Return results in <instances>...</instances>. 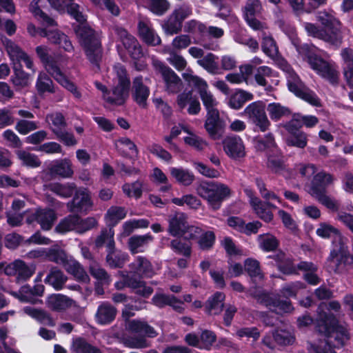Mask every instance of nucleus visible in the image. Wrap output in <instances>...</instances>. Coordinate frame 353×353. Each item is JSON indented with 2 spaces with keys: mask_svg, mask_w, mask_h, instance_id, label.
Here are the masks:
<instances>
[{
  "mask_svg": "<svg viewBox=\"0 0 353 353\" xmlns=\"http://www.w3.org/2000/svg\"><path fill=\"white\" fill-rule=\"evenodd\" d=\"M316 329L326 337L327 345L334 349L343 347L350 339L347 329L339 324L337 318L330 312H319Z\"/></svg>",
  "mask_w": 353,
  "mask_h": 353,
  "instance_id": "f257e3e1",
  "label": "nucleus"
},
{
  "mask_svg": "<svg viewBox=\"0 0 353 353\" xmlns=\"http://www.w3.org/2000/svg\"><path fill=\"white\" fill-rule=\"evenodd\" d=\"M74 32L86 59L97 70H100V63L103 57L101 32L90 26H78Z\"/></svg>",
  "mask_w": 353,
  "mask_h": 353,
  "instance_id": "f03ea898",
  "label": "nucleus"
},
{
  "mask_svg": "<svg viewBox=\"0 0 353 353\" xmlns=\"http://www.w3.org/2000/svg\"><path fill=\"white\" fill-rule=\"evenodd\" d=\"M296 49L303 59L307 62L311 69L319 76L327 81L332 85L339 84V72L334 65L318 54L312 47L307 43H304L298 46Z\"/></svg>",
  "mask_w": 353,
  "mask_h": 353,
  "instance_id": "7ed1b4c3",
  "label": "nucleus"
},
{
  "mask_svg": "<svg viewBox=\"0 0 353 353\" xmlns=\"http://www.w3.org/2000/svg\"><path fill=\"white\" fill-rule=\"evenodd\" d=\"M196 191L199 196L207 201L208 206L214 210H219L223 201L231 194L228 185L209 181H202L197 185Z\"/></svg>",
  "mask_w": 353,
  "mask_h": 353,
  "instance_id": "20e7f679",
  "label": "nucleus"
},
{
  "mask_svg": "<svg viewBox=\"0 0 353 353\" xmlns=\"http://www.w3.org/2000/svg\"><path fill=\"white\" fill-rule=\"evenodd\" d=\"M114 70L116 73L117 83L112 89L113 99H109L111 105H123L129 97L131 81L125 67L117 63Z\"/></svg>",
  "mask_w": 353,
  "mask_h": 353,
  "instance_id": "39448f33",
  "label": "nucleus"
},
{
  "mask_svg": "<svg viewBox=\"0 0 353 353\" xmlns=\"http://www.w3.org/2000/svg\"><path fill=\"white\" fill-rule=\"evenodd\" d=\"M316 19L321 23L327 34V43L331 45L339 46L343 41V35L341 30V23L339 19L327 11L318 12Z\"/></svg>",
  "mask_w": 353,
  "mask_h": 353,
  "instance_id": "423d86ee",
  "label": "nucleus"
},
{
  "mask_svg": "<svg viewBox=\"0 0 353 353\" xmlns=\"http://www.w3.org/2000/svg\"><path fill=\"white\" fill-rule=\"evenodd\" d=\"M183 77L185 81L189 84H192L197 90L203 105L206 110V112H208V111H214L218 110L216 108L218 102L214 97L213 94L208 91V85L204 79L198 76L188 73H184Z\"/></svg>",
  "mask_w": 353,
  "mask_h": 353,
  "instance_id": "0eeeda50",
  "label": "nucleus"
},
{
  "mask_svg": "<svg viewBox=\"0 0 353 353\" xmlns=\"http://www.w3.org/2000/svg\"><path fill=\"white\" fill-rule=\"evenodd\" d=\"M330 250L327 261L330 262V268L336 274L341 273L347 265L352 263L353 258L349 252L348 248L345 241L333 245Z\"/></svg>",
  "mask_w": 353,
  "mask_h": 353,
  "instance_id": "6e6552de",
  "label": "nucleus"
},
{
  "mask_svg": "<svg viewBox=\"0 0 353 353\" xmlns=\"http://www.w3.org/2000/svg\"><path fill=\"white\" fill-rule=\"evenodd\" d=\"M287 85L289 91L296 97L313 106L318 108L321 106V100L317 94L306 88L296 74L290 75V79H288Z\"/></svg>",
  "mask_w": 353,
  "mask_h": 353,
  "instance_id": "1a4fd4ad",
  "label": "nucleus"
},
{
  "mask_svg": "<svg viewBox=\"0 0 353 353\" xmlns=\"http://www.w3.org/2000/svg\"><path fill=\"white\" fill-rule=\"evenodd\" d=\"M265 108V105L262 101H256L250 103L243 111V114L263 132L270 125Z\"/></svg>",
  "mask_w": 353,
  "mask_h": 353,
  "instance_id": "9d476101",
  "label": "nucleus"
},
{
  "mask_svg": "<svg viewBox=\"0 0 353 353\" xmlns=\"http://www.w3.org/2000/svg\"><path fill=\"white\" fill-rule=\"evenodd\" d=\"M226 125V121L220 116L219 110L206 112L204 128L212 140H219L223 137Z\"/></svg>",
  "mask_w": 353,
  "mask_h": 353,
  "instance_id": "9b49d317",
  "label": "nucleus"
},
{
  "mask_svg": "<svg viewBox=\"0 0 353 353\" xmlns=\"http://www.w3.org/2000/svg\"><path fill=\"white\" fill-rule=\"evenodd\" d=\"M93 206L91 192L88 188L80 187L75 192L73 198L67 207L70 212L87 213Z\"/></svg>",
  "mask_w": 353,
  "mask_h": 353,
  "instance_id": "f8f14e48",
  "label": "nucleus"
},
{
  "mask_svg": "<svg viewBox=\"0 0 353 353\" xmlns=\"http://www.w3.org/2000/svg\"><path fill=\"white\" fill-rule=\"evenodd\" d=\"M191 13V10L187 7L176 8L162 25L165 32L170 35L178 34L182 29L183 21Z\"/></svg>",
  "mask_w": 353,
  "mask_h": 353,
  "instance_id": "ddd939ff",
  "label": "nucleus"
},
{
  "mask_svg": "<svg viewBox=\"0 0 353 353\" xmlns=\"http://www.w3.org/2000/svg\"><path fill=\"white\" fill-rule=\"evenodd\" d=\"M295 121H287L283 125L288 135L286 137V144L290 147L304 149L307 144V135L302 131L300 125L294 124Z\"/></svg>",
  "mask_w": 353,
  "mask_h": 353,
  "instance_id": "4468645a",
  "label": "nucleus"
},
{
  "mask_svg": "<svg viewBox=\"0 0 353 353\" xmlns=\"http://www.w3.org/2000/svg\"><path fill=\"white\" fill-rule=\"evenodd\" d=\"M222 145L225 153L233 160H239L245 156V145L239 136H227L223 139Z\"/></svg>",
  "mask_w": 353,
  "mask_h": 353,
  "instance_id": "2eb2a0df",
  "label": "nucleus"
},
{
  "mask_svg": "<svg viewBox=\"0 0 353 353\" xmlns=\"http://www.w3.org/2000/svg\"><path fill=\"white\" fill-rule=\"evenodd\" d=\"M45 172L51 178L67 179L72 176L74 172L72 163L69 159H59L51 161L47 166Z\"/></svg>",
  "mask_w": 353,
  "mask_h": 353,
  "instance_id": "dca6fc26",
  "label": "nucleus"
},
{
  "mask_svg": "<svg viewBox=\"0 0 353 353\" xmlns=\"http://www.w3.org/2000/svg\"><path fill=\"white\" fill-rule=\"evenodd\" d=\"M132 98L133 101L141 108H146L148 99L150 94L148 86L143 83V77L139 75L132 80Z\"/></svg>",
  "mask_w": 353,
  "mask_h": 353,
  "instance_id": "f3484780",
  "label": "nucleus"
},
{
  "mask_svg": "<svg viewBox=\"0 0 353 353\" xmlns=\"http://www.w3.org/2000/svg\"><path fill=\"white\" fill-rule=\"evenodd\" d=\"M268 259H273L278 270L285 275L297 274L296 268L294 263V259L287 255L281 250H277L276 253L267 256Z\"/></svg>",
  "mask_w": 353,
  "mask_h": 353,
  "instance_id": "a211bd4d",
  "label": "nucleus"
},
{
  "mask_svg": "<svg viewBox=\"0 0 353 353\" xmlns=\"http://www.w3.org/2000/svg\"><path fill=\"white\" fill-rule=\"evenodd\" d=\"M106 252L105 261L110 268H122L128 260V254L121 250H117L115 242L112 240L106 245Z\"/></svg>",
  "mask_w": 353,
  "mask_h": 353,
  "instance_id": "6ab92c4d",
  "label": "nucleus"
},
{
  "mask_svg": "<svg viewBox=\"0 0 353 353\" xmlns=\"http://www.w3.org/2000/svg\"><path fill=\"white\" fill-rule=\"evenodd\" d=\"M332 181L333 177L330 174L324 172L316 174L311 182V195L317 199L326 194L327 188Z\"/></svg>",
  "mask_w": 353,
  "mask_h": 353,
  "instance_id": "aec40b11",
  "label": "nucleus"
},
{
  "mask_svg": "<svg viewBox=\"0 0 353 353\" xmlns=\"http://www.w3.org/2000/svg\"><path fill=\"white\" fill-rule=\"evenodd\" d=\"M152 303L159 308H163L165 306L169 305L179 314H182L185 311V308L182 306L183 302L173 294L156 293L152 299Z\"/></svg>",
  "mask_w": 353,
  "mask_h": 353,
  "instance_id": "412c9836",
  "label": "nucleus"
},
{
  "mask_svg": "<svg viewBox=\"0 0 353 353\" xmlns=\"http://www.w3.org/2000/svg\"><path fill=\"white\" fill-rule=\"evenodd\" d=\"M6 48L12 63L23 61L28 69L33 70L34 64L31 58L15 43L10 39L6 41Z\"/></svg>",
  "mask_w": 353,
  "mask_h": 353,
  "instance_id": "4be33fe9",
  "label": "nucleus"
},
{
  "mask_svg": "<svg viewBox=\"0 0 353 353\" xmlns=\"http://www.w3.org/2000/svg\"><path fill=\"white\" fill-rule=\"evenodd\" d=\"M117 308L108 301L102 302L97 307L95 314V321L98 325H107L111 324L116 318Z\"/></svg>",
  "mask_w": 353,
  "mask_h": 353,
  "instance_id": "5701e85b",
  "label": "nucleus"
},
{
  "mask_svg": "<svg viewBox=\"0 0 353 353\" xmlns=\"http://www.w3.org/2000/svg\"><path fill=\"white\" fill-rule=\"evenodd\" d=\"M159 71L162 74L167 90L172 93L177 92L181 83V80L174 71L169 66L161 63Z\"/></svg>",
  "mask_w": 353,
  "mask_h": 353,
  "instance_id": "b1692460",
  "label": "nucleus"
},
{
  "mask_svg": "<svg viewBox=\"0 0 353 353\" xmlns=\"http://www.w3.org/2000/svg\"><path fill=\"white\" fill-rule=\"evenodd\" d=\"M316 234L319 237L325 239L333 237V245L345 241L344 236L338 228L325 222L319 224V228L316 229Z\"/></svg>",
  "mask_w": 353,
  "mask_h": 353,
  "instance_id": "393cba45",
  "label": "nucleus"
},
{
  "mask_svg": "<svg viewBox=\"0 0 353 353\" xmlns=\"http://www.w3.org/2000/svg\"><path fill=\"white\" fill-rule=\"evenodd\" d=\"M35 51L41 62L51 76L59 71L60 68L58 65V63L57 60L49 54L48 49L46 46H39L36 48Z\"/></svg>",
  "mask_w": 353,
  "mask_h": 353,
  "instance_id": "a878e982",
  "label": "nucleus"
},
{
  "mask_svg": "<svg viewBox=\"0 0 353 353\" xmlns=\"http://www.w3.org/2000/svg\"><path fill=\"white\" fill-rule=\"evenodd\" d=\"M225 294L221 292H216L208 297L205 305V312L208 315H219L224 307Z\"/></svg>",
  "mask_w": 353,
  "mask_h": 353,
  "instance_id": "bb28decb",
  "label": "nucleus"
},
{
  "mask_svg": "<svg viewBox=\"0 0 353 353\" xmlns=\"http://www.w3.org/2000/svg\"><path fill=\"white\" fill-rule=\"evenodd\" d=\"M138 34L147 45L156 46L161 43V38L155 33L154 29L146 22L140 21L138 23Z\"/></svg>",
  "mask_w": 353,
  "mask_h": 353,
  "instance_id": "cd10ccee",
  "label": "nucleus"
},
{
  "mask_svg": "<svg viewBox=\"0 0 353 353\" xmlns=\"http://www.w3.org/2000/svg\"><path fill=\"white\" fill-rule=\"evenodd\" d=\"M267 168L275 174H281L287 170L285 157L281 150L269 153L267 157Z\"/></svg>",
  "mask_w": 353,
  "mask_h": 353,
  "instance_id": "c85d7f7f",
  "label": "nucleus"
},
{
  "mask_svg": "<svg viewBox=\"0 0 353 353\" xmlns=\"http://www.w3.org/2000/svg\"><path fill=\"white\" fill-rule=\"evenodd\" d=\"M128 330L134 333L142 334V336L154 338L158 335L155 329L147 321L141 319H132L128 322Z\"/></svg>",
  "mask_w": 353,
  "mask_h": 353,
  "instance_id": "c756f323",
  "label": "nucleus"
},
{
  "mask_svg": "<svg viewBox=\"0 0 353 353\" xmlns=\"http://www.w3.org/2000/svg\"><path fill=\"white\" fill-rule=\"evenodd\" d=\"M187 225L185 214L176 213L169 220L168 232L172 236L181 237Z\"/></svg>",
  "mask_w": 353,
  "mask_h": 353,
  "instance_id": "7c9ffc66",
  "label": "nucleus"
},
{
  "mask_svg": "<svg viewBox=\"0 0 353 353\" xmlns=\"http://www.w3.org/2000/svg\"><path fill=\"white\" fill-rule=\"evenodd\" d=\"M131 272L139 276L150 277L153 273L151 262L145 257L138 256L134 262L130 265Z\"/></svg>",
  "mask_w": 353,
  "mask_h": 353,
  "instance_id": "2f4dec72",
  "label": "nucleus"
},
{
  "mask_svg": "<svg viewBox=\"0 0 353 353\" xmlns=\"http://www.w3.org/2000/svg\"><path fill=\"white\" fill-rule=\"evenodd\" d=\"M254 95L251 92L242 89H236L228 99V105L234 110L241 109L246 102L252 101Z\"/></svg>",
  "mask_w": 353,
  "mask_h": 353,
  "instance_id": "473e14b6",
  "label": "nucleus"
},
{
  "mask_svg": "<svg viewBox=\"0 0 353 353\" xmlns=\"http://www.w3.org/2000/svg\"><path fill=\"white\" fill-rule=\"evenodd\" d=\"M66 10L68 14L76 21V23H72L74 32L77 30L78 26H90L88 22L87 16L80 11V6L78 3H70L67 4Z\"/></svg>",
  "mask_w": 353,
  "mask_h": 353,
  "instance_id": "72a5a7b5",
  "label": "nucleus"
},
{
  "mask_svg": "<svg viewBox=\"0 0 353 353\" xmlns=\"http://www.w3.org/2000/svg\"><path fill=\"white\" fill-rule=\"evenodd\" d=\"M67 276L57 267H52L49 273L44 279L46 284L52 285L54 290H61L63 289L65 283L67 281Z\"/></svg>",
  "mask_w": 353,
  "mask_h": 353,
  "instance_id": "f704fd0d",
  "label": "nucleus"
},
{
  "mask_svg": "<svg viewBox=\"0 0 353 353\" xmlns=\"http://www.w3.org/2000/svg\"><path fill=\"white\" fill-rule=\"evenodd\" d=\"M34 216V221L40 224L41 229L44 230H50L57 219L54 210L50 208L37 210Z\"/></svg>",
  "mask_w": 353,
  "mask_h": 353,
  "instance_id": "c9c22d12",
  "label": "nucleus"
},
{
  "mask_svg": "<svg viewBox=\"0 0 353 353\" xmlns=\"http://www.w3.org/2000/svg\"><path fill=\"white\" fill-rule=\"evenodd\" d=\"M126 214L127 212L125 208L111 206L105 215L108 227L113 229L121 220L126 216Z\"/></svg>",
  "mask_w": 353,
  "mask_h": 353,
  "instance_id": "e433bc0d",
  "label": "nucleus"
},
{
  "mask_svg": "<svg viewBox=\"0 0 353 353\" xmlns=\"http://www.w3.org/2000/svg\"><path fill=\"white\" fill-rule=\"evenodd\" d=\"M77 189V185L73 182L54 183L50 185V191L61 198H69L74 196Z\"/></svg>",
  "mask_w": 353,
  "mask_h": 353,
  "instance_id": "4c0bfd02",
  "label": "nucleus"
},
{
  "mask_svg": "<svg viewBox=\"0 0 353 353\" xmlns=\"http://www.w3.org/2000/svg\"><path fill=\"white\" fill-rule=\"evenodd\" d=\"M65 270L79 282L87 283L90 281L88 274L83 266L77 261H70Z\"/></svg>",
  "mask_w": 353,
  "mask_h": 353,
  "instance_id": "58836bf2",
  "label": "nucleus"
},
{
  "mask_svg": "<svg viewBox=\"0 0 353 353\" xmlns=\"http://www.w3.org/2000/svg\"><path fill=\"white\" fill-rule=\"evenodd\" d=\"M52 77L64 88L70 92L75 98L80 99L81 97V93L78 90L76 84L70 81L61 70L56 72Z\"/></svg>",
  "mask_w": 353,
  "mask_h": 353,
  "instance_id": "ea45409f",
  "label": "nucleus"
},
{
  "mask_svg": "<svg viewBox=\"0 0 353 353\" xmlns=\"http://www.w3.org/2000/svg\"><path fill=\"white\" fill-rule=\"evenodd\" d=\"M268 305L272 306L283 313H290L294 310L292 301L287 300L279 294L268 297Z\"/></svg>",
  "mask_w": 353,
  "mask_h": 353,
  "instance_id": "a19ab883",
  "label": "nucleus"
},
{
  "mask_svg": "<svg viewBox=\"0 0 353 353\" xmlns=\"http://www.w3.org/2000/svg\"><path fill=\"white\" fill-rule=\"evenodd\" d=\"M71 300L63 294L51 295L48 299V306L53 311L61 312L66 310L71 305Z\"/></svg>",
  "mask_w": 353,
  "mask_h": 353,
  "instance_id": "79ce46f5",
  "label": "nucleus"
},
{
  "mask_svg": "<svg viewBox=\"0 0 353 353\" xmlns=\"http://www.w3.org/2000/svg\"><path fill=\"white\" fill-rule=\"evenodd\" d=\"M245 271L248 273L254 283L256 280L263 279V274L261 272L260 263L254 259L248 258L244 261Z\"/></svg>",
  "mask_w": 353,
  "mask_h": 353,
  "instance_id": "37998d69",
  "label": "nucleus"
},
{
  "mask_svg": "<svg viewBox=\"0 0 353 353\" xmlns=\"http://www.w3.org/2000/svg\"><path fill=\"white\" fill-rule=\"evenodd\" d=\"M14 74L12 76V83L19 88H25L28 86L29 81V74L22 69V65L20 63H12Z\"/></svg>",
  "mask_w": 353,
  "mask_h": 353,
  "instance_id": "c03bdc74",
  "label": "nucleus"
},
{
  "mask_svg": "<svg viewBox=\"0 0 353 353\" xmlns=\"http://www.w3.org/2000/svg\"><path fill=\"white\" fill-rule=\"evenodd\" d=\"M36 88L39 94L46 92L55 93L54 83L49 75L45 72H40L36 81Z\"/></svg>",
  "mask_w": 353,
  "mask_h": 353,
  "instance_id": "a18cd8bd",
  "label": "nucleus"
},
{
  "mask_svg": "<svg viewBox=\"0 0 353 353\" xmlns=\"http://www.w3.org/2000/svg\"><path fill=\"white\" fill-rule=\"evenodd\" d=\"M250 203L259 218L265 223H270L272 221L273 213L267 209L265 203H263L261 200L255 197L252 199Z\"/></svg>",
  "mask_w": 353,
  "mask_h": 353,
  "instance_id": "49530a36",
  "label": "nucleus"
},
{
  "mask_svg": "<svg viewBox=\"0 0 353 353\" xmlns=\"http://www.w3.org/2000/svg\"><path fill=\"white\" fill-rule=\"evenodd\" d=\"M258 241L260 248L266 252L277 250L280 245L279 241L276 237L269 233L259 235Z\"/></svg>",
  "mask_w": 353,
  "mask_h": 353,
  "instance_id": "de8ad7c7",
  "label": "nucleus"
},
{
  "mask_svg": "<svg viewBox=\"0 0 353 353\" xmlns=\"http://www.w3.org/2000/svg\"><path fill=\"white\" fill-rule=\"evenodd\" d=\"M17 158L21 161V165L30 168H37L41 165L39 158L34 154L23 150L15 152Z\"/></svg>",
  "mask_w": 353,
  "mask_h": 353,
  "instance_id": "09e8293b",
  "label": "nucleus"
},
{
  "mask_svg": "<svg viewBox=\"0 0 353 353\" xmlns=\"http://www.w3.org/2000/svg\"><path fill=\"white\" fill-rule=\"evenodd\" d=\"M170 174L179 183L185 186L190 185L195 179V176L192 172L181 168H172Z\"/></svg>",
  "mask_w": 353,
  "mask_h": 353,
  "instance_id": "8fccbe9b",
  "label": "nucleus"
},
{
  "mask_svg": "<svg viewBox=\"0 0 353 353\" xmlns=\"http://www.w3.org/2000/svg\"><path fill=\"white\" fill-rule=\"evenodd\" d=\"M170 248L176 254L190 258L192 254V246L190 242L183 241L180 239H172Z\"/></svg>",
  "mask_w": 353,
  "mask_h": 353,
  "instance_id": "3c124183",
  "label": "nucleus"
},
{
  "mask_svg": "<svg viewBox=\"0 0 353 353\" xmlns=\"http://www.w3.org/2000/svg\"><path fill=\"white\" fill-rule=\"evenodd\" d=\"M218 57L212 52L208 53L201 59L197 60V63L208 73L215 74L219 70V64L216 61Z\"/></svg>",
  "mask_w": 353,
  "mask_h": 353,
  "instance_id": "603ef678",
  "label": "nucleus"
},
{
  "mask_svg": "<svg viewBox=\"0 0 353 353\" xmlns=\"http://www.w3.org/2000/svg\"><path fill=\"white\" fill-rule=\"evenodd\" d=\"M268 111L270 119L277 121L283 117L290 116L292 114L290 109L281 105L279 103H271L268 106Z\"/></svg>",
  "mask_w": 353,
  "mask_h": 353,
  "instance_id": "864d4df0",
  "label": "nucleus"
},
{
  "mask_svg": "<svg viewBox=\"0 0 353 353\" xmlns=\"http://www.w3.org/2000/svg\"><path fill=\"white\" fill-rule=\"evenodd\" d=\"M348 49L345 48L343 51V56L345 59V66L343 69L344 77L347 85L353 88V53H348Z\"/></svg>",
  "mask_w": 353,
  "mask_h": 353,
  "instance_id": "5fc2aeb1",
  "label": "nucleus"
},
{
  "mask_svg": "<svg viewBox=\"0 0 353 353\" xmlns=\"http://www.w3.org/2000/svg\"><path fill=\"white\" fill-rule=\"evenodd\" d=\"M170 8V3L168 0H148V9L156 16L164 15Z\"/></svg>",
  "mask_w": 353,
  "mask_h": 353,
  "instance_id": "6e6d98bb",
  "label": "nucleus"
},
{
  "mask_svg": "<svg viewBox=\"0 0 353 353\" xmlns=\"http://www.w3.org/2000/svg\"><path fill=\"white\" fill-rule=\"evenodd\" d=\"M299 21L301 26L304 28L308 36L327 42V37H328L325 30H322L314 23L303 21L301 19H299Z\"/></svg>",
  "mask_w": 353,
  "mask_h": 353,
  "instance_id": "4d7b16f0",
  "label": "nucleus"
},
{
  "mask_svg": "<svg viewBox=\"0 0 353 353\" xmlns=\"http://www.w3.org/2000/svg\"><path fill=\"white\" fill-rule=\"evenodd\" d=\"M76 214H69L62 219L55 227V231L59 234H65L72 230H76Z\"/></svg>",
  "mask_w": 353,
  "mask_h": 353,
  "instance_id": "13d9d810",
  "label": "nucleus"
},
{
  "mask_svg": "<svg viewBox=\"0 0 353 353\" xmlns=\"http://www.w3.org/2000/svg\"><path fill=\"white\" fill-rule=\"evenodd\" d=\"M289 121H295L294 124L298 126L300 125V128L305 125L307 128H312L315 126L319 119L316 116L314 115H302L300 113H294L292 114V119Z\"/></svg>",
  "mask_w": 353,
  "mask_h": 353,
  "instance_id": "bf43d9fd",
  "label": "nucleus"
},
{
  "mask_svg": "<svg viewBox=\"0 0 353 353\" xmlns=\"http://www.w3.org/2000/svg\"><path fill=\"white\" fill-rule=\"evenodd\" d=\"M255 183L261 196L265 201L276 200L279 204L285 206V203L280 197H279L274 192L270 191L266 188V185L261 178H256Z\"/></svg>",
  "mask_w": 353,
  "mask_h": 353,
  "instance_id": "052dcab7",
  "label": "nucleus"
},
{
  "mask_svg": "<svg viewBox=\"0 0 353 353\" xmlns=\"http://www.w3.org/2000/svg\"><path fill=\"white\" fill-rule=\"evenodd\" d=\"M46 256L50 261L60 264L63 265L64 268H66V265L70 262L66 253L61 249L50 248L47 252Z\"/></svg>",
  "mask_w": 353,
  "mask_h": 353,
  "instance_id": "680f3d73",
  "label": "nucleus"
},
{
  "mask_svg": "<svg viewBox=\"0 0 353 353\" xmlns=\"http://www.w3.org/2000/svg\"><path fill=\"white\" fill-rule=\"evenodd\" d=\"M257 148L260 150H269L270 153L280 150L276 143L274 136L272 132H268L263 138L258 140Z\"/></svg>",
  "mask_w": 353,
  "mask_h": 353,
  "instance_id": "e2e57ef3",
  "label": "nucleus"
},
{
  "mask_svg": "<svg viewBox=\"0 0 353 353\" xmlns=\"http://www.w3.org/2000/svg\"><path fill=\"white\" fill-rule=\"evenodd\" d=\"M77 220L76 221V231L79 233H84L95 228L98 223L94 217L89 216L82 219L79 214H76Z\"/></svg>",
  "mask_w": 353,
  "mask_h": 353,
  "instance_id": "0e129e2a",
  "label": "nucleus"
},
{
  "mask_svg": "<svg viewBox=\"0 0 353 353\" xmlns=\"http://www.w3.org/2000/svg\"><path fill=\"white\" fill-rule=\"evenodd\" d=\"M216 242V235L212 231L202 232L198 239V245L202 250H209Z\"/></svg>",
  "mask_w": 353,
  "mask_h": 353,
  "instance_id": "69168bd1",
  "label": "nucleus"
},
{
  "mask_svg": "<svg viewBox=\"0 0 353 353\" xmlns=\"http://www.w3.org/2000/svg\"><path fill=\"white\" fill-rule=\"evenodd\" d=\"M301 282L287 283L282 286L277 294L287 300H290L291 298H296L299 289L301 288Z\"/></svg>",
  "mask_w": 353,
  "mask_h": 353,
  "instance_id": "338daca9",
  "label": "nucleus"
},
{
  "mask_svg": "<svg viewBox=\"0 0 353 353\" xmlns=\"http://www.w3.org/2000/svg\"><path fill=\"white\" fill-rule=\"evenodd\" d=\"M74 345L77 353H102L99 347L89 343L83 338L77 339Z\"/></svg>",
  "mask_w": 353,
  "mask_h": 353,
  "instance_id": "774afa93",
  "label": "nucleus"
}]
</instances>
